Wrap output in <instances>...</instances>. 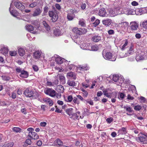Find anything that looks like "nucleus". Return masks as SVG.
<instances>
[{"instance_id":"nucleus-1","label":"nucleus","mask_w":147,"mask_h":147,"mask_svg":"<svg viewBox=\"0 0 147 147\" xmlns=\"http://www.w3.org/2000/svg\"><path fill=\"white\" fill-rule=\"evenodd\" d=\"M67 18L68 20L71 21L73 20L75 17L74 13H78L77 10L75 9H70L67 11Z\"/></svg>"},{"instance_id":"nucleus-2","label":"nucleus","mask_w":147,"mask_h":147,"mask_svg":"<svg viewBox=\"0 0 147 147\" xmlns=\"http://www.w3.org/2000/svg\"><path fill=\"white\" fill-rule=\"evenodd\" d=\"M49 16L51 18L52 22H56L58 19V15L55 11L53 10H49L48 12Z\"/></svg>"},{"instance_id":"nucleus-3","label":"nucleus","mask_w":147,"mask_h":147,"mask_svg":"<svg viewBox=\"0 0 147 147\" xmlns=\"http://www.w3.org/2000/svg\"><path fill=\"white\" fill-rule=\"evenodd\" d=\"M138 137V139L140 142L143 144H147V133L140 132L139 136Z\"/></svg>"},{"instance_id":"nucleus-4","label":"nucleus","mask_w":147,"mask_h":147,"mask_svg":"<svg viewBox=\"0 0 147 147\" xmlns=\"http://www.w3.org/2000/svg\"><path fill=\"white\" fill-rule=\"evenodd\" d=\"M102 55L104 58L106 59L112 60L113 54L111 52L106 49H104L102 51Z\"/></svg>"},{"instance_id":"nucleus-5","label":"nucleus","mask_w":147,"mask_h":147,"mask_svg":"<svg viewBox=\"0 0 147 147\" xmlns=\"http://www.w3.org/2000/svg\"><path fill=\"white\" fill-rule=\"evenodd\" d=\"M16 72L18 73H20L19 75V76L22 78H27L29 76L28 73V71L22 70V69L19 68L17 67L16 69Z\"/></svg>"},{"instance_id":"nucleus-6","label":"nucleus","mask_w":147,"mask_h":147,"mask_svg":"<svg viewBox=\"0 0 147 147\" xmlns=\"http://www.w3.org/2000/svg\"><path fill=\"white\" fill-rule=\"evenodd\" d=\"M72 31L74 33L78 35H81L85 34L87 32V29L84 28H80L75 27L73 28Z\"/></svg>"},{"instance_id":"nucleus-7","label":"nucleus","mask_w":147,"mask_h":147,"mask_svg":"<svg viewBox=\"0 0 147 147\" xmlns=\"http://www.w3.org/2000/svg\"><path fill=\"white\" fill-rule=\"evenodd\" d=\"M145 57L144 52L140 51L137 53L136 59L137 61H139L144 60Z\"/></svg>"},{"instance_id":"nucleus-8","label":"nucleus","mask_w":147,"mask_h":147,"mask_svg":"<svg viewBox=\"0 0 147 147\" xmlns=\"http://www.w3.org/2000/svg\"><path fill=\"white\" fill-rule=\"evenodd\" d=\"M45 93L46 94L52 97H54L55 96V91L51 88H47L45 90Z\"/></svg>"},{"instance_id":"nucleus-9","label":"nucleus","mask_w":147,"mask_h":147,"mask_svg":"<svg viewBox=\"0 0 147 147\" xmlns=\"http://www.w3.org/2000/svg\"><path fill=\"white\" fill-rule=\"evenodd\" d=\"M24 94L27 97H30L34 96L33 91L29 90L28 88H27L25 90Z\"/></svg>"},{"instance_id":"nucleus-10","label":"nucleus","mask_w":147,"mask_h":147,"mask_svg":"<svg viewBox=\"0 0 147 147\" xmlns=\"http://www.w3.org/2000/svg\"><path fill=\"white\" fill-rule=\"evenodd\" d=\"M28 137L30 139H32L34 140L37 139L39 138L37 134L36 133L33 131L29 132Z\"/></svg>"},{"instance_id":"nucleus-11","label":"nucleus","mask_w":147,"mask_h":147,"mask_svg":"<svg viewBox=\"0 0 147 147\" xmlns=\"http://www.w3.org/2000/svg\"><path fill=\"white\" fill-rule=\"evenodd\" d=\"M14 5L17 8L21 11L24 10L25 9L24 6L19 1L15 2Z\"/></svg>"},{"instance_id":"nucleus-12","label":"nucleus","mask_w":147,"mask_h":147,"mask_svg":"<svg viewBox=\"0 0 147 147\" xmlns=\"http://www.w3.org/2000/svg\"><path fill=\"white\" fill-rule=\"evenodd\" d=\"M98 15L102 17H107L108 16L106 10L104 8H102L99 9Z\"/></svg>"},{"instance_id":"nucleus-13","label":"nucleus","mask_w":147,"mask_h":147,"mask_svg":"<svg viewBox=\"0 0 147 147\" xmlns=\"http://www.w3.org/2000/svg\"><path fill=\"white\" fill-rule=\"evenodd\" d=\"M42 52L39 50L36 51L33 53V58L36 60H38L40 58Z\"/></svg>"},{"instance_id":"nucleus-14","label":"nucleus","mask_w":147,"mask_h":147,"mask_svg":"<svg viewBox=\"0 0 147 147\" xmlns=\"http://www.w3.org/2000/svg\"><path fill=\"white\" fill-rule=\"evenodd\" d=\"M42 12V10L40 8L36 9L32 14L33 16L35 17L40 15Z\"/></svg>"},{"instance_id":"nucleus-15","label":"nucleus","mask_w":147,"mask_h":147,"mask_svg":"<svg viewBox=\"0 0 147 147\" xmlns=\"http://www.w3.org/2000/svg\"><path fill=\"white\" fill-rule=\"evenodd\" d=\"M134 52V46L132 43L131 44L130 47L127 50V56H129L132 54Z\"/></svg>"},{"instance_id":"nucleus-16","label":"nucleus","mask_w":147,"mask_h":147,"mask_svg":"<svg viewBox=\"0 0 147 147\" xmlns=\"http://www.w3.org/2000/svg\"><path fill=\"white\" fill-rule=\"evenodd\" d=\"M130 28L132 30H137L138 27V24L135 22H131L130 23Z\"/></svg>"},{"instance_id":"nucleus-17","label":"nucleus","mask_w":147,"mask_h":147,"mask_svg":"<svg viewBox=\"0 0 147 147\" xmlns=\"http://www.w3.org/2000/svg\"><path fill=\"white\" fill-rule=\"evenodd\" d=\"M67 76L68 78H71L73 80H75L76 78V74L71 71H69L67 73Z\"/></svg>"},{"instance_id":"nucleus-18","label":"nucleus","mask_w":147,"mask_h":147,"mask_svg":"<svg viewBox=\"0 0 147 147\" xmlns=\"http://www.w3.org/2000/svg\"><path fill=\"white\" fill-rule=\"evenodd\" d=\"M55 90L58 92L63 93L64 91V88L63 86L58 85L55 88Z\"/></svg>"},{"instance_id":"nucleus-19","label":"nucleus","mask_w":147,"mask_h":147,"mask_svg":"<svg viewBox=\"0 0 147 147\" xmlns=\"http://www.w3.org/2000/svg\"><path fill=\"white\" fill-rule=\"evenodd\" d=\"M102 22L103 24L108 26L111 25L112 23L111 20L109 19L103 20Z\"/></svg>"},{"instance_id":"nucleus-20","label":"nucleus","mask_w":147,"mask_h":147,"mask_svg":"<svg viewBox=\"0 0 147 147\" xmlns=\"http://www.w3.org/2000/svg\"><path fill=\"white\" fill-rule=\"evenodd\" d=\"M103 92L105 96L108 98H111V94L108 92L107 89H104L103 90Z\"/></svg>"},{"instance_id":"nucleus-21","label":"nucleus","mask_w":147,"mask_h":147,"mask_svg":"<svg viewBox=\"0 0 147 147\" xmlns=\"http://www.w3.org/2000/svg\"><path fill=\"white\" fill-rule=\"evenodd\" d=\"M26 27L27 30L30 32H32L34 33V28L33 26L30 25H28L26 26Z\"/></svg>"},{"instance_id":"nucleus-22","label":"nucleus","mask_w":147,"mask_h":147,"mask_svg":"<svg viewBox=\"0 0 147 147\" xmlns=\"http://www.w3.org/2000/svg\"><path fill=\"white\" fill-rule=\"evenodd\" d=\"M118 132L120 134H125L127 133V128L125 127H122L119 130Z\"/></svg>"},{"instance_id":"nucleus-23","label":"nucleus","mask_w":147,"mask_h":147,"mask_svg":"<svg viewBox=\"0 0 147 147\" xmlns=\"http://www.w3.org/2000/svg\"><path fill=\"white\" fill-rule=\"evenodd\" d=\"M0 51L1 53L5 55L7 54L8 49L7 47H4L1 49Z\"/></svg>"},{"instance_id":"nucleus-24","label":"nucleus","mask_w":147,"mask_h":147,"mask_svg":"<svg viewBox=\"0 0 147 147\" xmlns=\"http://www.w3.org/2000/svg\"><path fill=\"white\" fill-rule=\"evenodd\" d=\"M121 27L125 29H127L129 25V23L127 22H123L120 24Z\"/></svg>"},{"instance_id":"nucleus-25","label":"nucleus","mask_w":147,"mask_h":147,"mask_svg":"<svg viewBox=\"0 0 147 147\" xmlns=\"http://www.w3.org/2000/svg\"><path fill=\"white\" fill-rule=\"evenodd\" d=\"M73 109L71 108L67 109L65 110L66 113L69 115V117H70L73 113Z\"/></svg>"},{"instance_id":"nucleus-26","label":"nucleus","mask_w":147,"mask_h":147,"mask_svg":"<svg viewBox=\"0 0 147 147\" xmlns=\"http://www.w3.org/2000/svg\"><path fill=\"white\" fill-rule=\"evenodd\" d=\"M43 100L47 103H48L50 106H51L53 105V101L50 98H46Z\"/></svg>"},{"instance_id":"nucleus-27","label":"nucleus","mask_w":147,"mask_h":147,"mask_svg":"<svg viewBox=\"0 0 147 147\" xmlns=\"http://www.w3.org/2000/svg\"><path fill=\"white\" fill-rule=\"evenodd\" d=\"M78 68L80 70H88V67L86 65H80L79 66Z\"/></svg>"},{"instance_id":"nucleus-28","label":"nucleus","mask_w":147,"mask_h":147,"mask_svg":"<svg viewBox=\"0 0 147 147\" xmlns=\"http://www.w3.org/2000/svg\"><path fill=\"white\" fill-rule=\"evenodd\" d=\"M92 40L94 42H98L101 40V37L98 36H93Z\"/></svg>"},{"instance_id":"nucleus-29","label":"nucleus","mask_w":147,"mask_h":147,"mask_svg":"<svg viewBox=\"0 0 147 147\" xmlns=\"http://www.w3.org/2000/svg\"><path fill=\"white\" fill-rule=\"evenodd\" d=\"M59 77L62 84H63L65 83V78L63 76L61 75H59Z\"/></svg>"},{"instance_id":"nucleus-30","label":"nucleus","mask_w":147,"mask_h":147,"mask_svg":"<svg viewBox=\"0 0 147 147\" xmlns=\"http://www.w3.org/2000/svg\"><path fill=\"white\" fill-rule=\"evenodd\" d=\"M55 61L58 64H61L63 63V60L62 58L60 57H58L56 58Z\"/></svg>"},{"instance_id":"nucleus-31","label":"nucleus","mask_w":147,"mask_h":147,"mask_svg":"<svg viewBox=\"0 0 147 147\" xmlns=\"http://www.w3.org/2000/svg\"><path fill=\"white\" fill-rule=\"evenodd\" d=\"M42 24L45 27V29L47 31H49L50 30V27L47 24L46 21H43L42 22Z\"/></svg>"},{"instance_id":"nucleus-32","label":"nucleus","mask_w":147,"mask_h":147,"mask_svg":"<svg viewBox=\"0 0 147 147\" xmlns=\"http://www.w3.org/2000/svg\"><path fill=\"white\" fill-rule=\"evenodd\" d=\"M67 84L69 86H76V84L74 80L68 81L67 82Z\"/></svg>"},{"instance_id":"nucleus-33","label":"nucleus","mask_w":147,"mask_h":147,"mask_svg":"<svg viewBox=\"0 0 147 147\" xmlns=\"http://www.w3.org/2000/svg\"><path fill=\"white\" fill-rule=\"evenodd\" d=\"M13 142H10L7 143H5L2 147H12L14 145Z\"/></svg>"},{"instance_id":"nucleus-34","label":"nucleus","mask_w":147,"mask_h":147,"mask_svg":"<svg viewBox=\"0 0 147 147\" xmlns=\"http://www.w3.org/2000/svg\"><path fill=\"white\" fill-rule=\"evenodd\" d=\"M124 41L125 42L124 44L122 46L121 48V49L123 51L124 50L125 48H127V46L128 43V41L127 39H125Z\"/></svg>"},{"instance_id":"nucleus-35","label":"nucleus","mask_w":147,"mask_h":147,"mask_svg":"<svg viewBox=\"0 0 147 147\" xmlns=\"http://www.w3.org/2000/svg\"><path fill=\"white\" fill-rule=\"evenodd\" d=\"M18 53L19 55L20 56H24L25 53L24 49L22 48H20L18 49Z\"/></svg>"},{"instance_id":"nucleus-36","label":"nucleus","mask_w":147,"mask_h":147,"mask_svg":"<svg viewBox=\"0 0 147 147\" xmlns=\"http://www.w3.org/2000/svg\"><path fill=\"white\" fill-rule=\"evenodd\" d=\"M79 117V115L77 113H73L72 115L70 117V118L75 120L78 119Z\"/></svg>"},{"instance_id":"nucleus-37","label":"nucleus","mask_w":147,"mask_h":147,"mask_svg":"<svg viewBox=\"0 0 147 147\" xmlns=\"http://www.w3.org/2000/svg\"><path fill=\"white\" fill-rule=\"evenodd\" d=\"M49 9V7L48 4H46L43 8V13H47Z\"/></svg>"},{"instance_id":"nucleus-38","label":"nucleus","mask_w":147,"mask_h":147,"mask_svg":"<svg viewBox=\"0 0 147 147\" xmlns=\"http://www.w3.org/2000/svg\"><path fill=\"white\" fill-rule=\"evenodd\" d=\"M79 24L82 26H85V21L83 19H80L79 22Z\"/></svg>"},{"instance_id":"nucleus-39","label":"nucleus","mask_w":147,"mask_h":147,"mask_svg":"<svg viewBox=\"0 0 147 147\" xmlns=\"http://www.w3.org/2000/svg\"><path fill=\"white\" fill-rule=\"evenodd\" d=\"M142 25L144 29L147 30V20L143 21L142 23Z\"/></svg>"},{"instance_id":"nucleus-40","label":"nucleus","mask_w":147,"mask_h":147,"mask_svg":"<svg viewBox=\"0 0 147 147\" xmlns=\"http://www.w3.org/2000/svg\"><path fill=\"white\" fill-rule=\"evenodd\" d=\"M119 79V77L117 75H114L113 76L112 80L115 82H117Z\"/></svg>"},{"instance_id":"nucleus-41","label":"nucleus","mask_w":147,"mask_h":147,"mask_svg":"<svg viewBox=\"0 0 147 147\" xmlns=\"http://www.w3.org/2000/svg\"><path fill=\"white\" fill-rule=\"evenodd\" d=\"M9 10L11 14L14 17H16L17 15V12L15 10H13L11 11L10 8H9Z\"/></svg>"},{"instance_id":"nucleus-42","label":"nucleus","mask_w":147,"mask_h":147,"mask_svg":"<svg viewBox=\"0 0 147 147\" xmlns=\"http://www.w3.org/2000/svg\"><path fill=\"white\" fill-rule=\"evenodd\" d=\"M38 5L37 2L35 1L30 4L29 5V7L33 8L36 7Z\"/></svg>"},{"instance_id":"nucleus-43","label":"nucleus","mask_w":147,"mask_h":147,"mask_svg":"<svg viewBox=\"0 0 147 147\" xmlns=\"http://www.w3.org/2000/svg\"><path fill=\"white\" fill-rule=\"evenodd\" d=\"M123 108L126 109V110L129 113H131L132 111V110L131 108L130 107L127 106H124Z\"/></svg>"},{"instance_id":"nucleus-44","label":"nucleus","mask_w":147,"mask_h":147,"mask_svg":"<svg viewBox=\"0 0 147 147\" xmlns=\"http://www.w3.org/2000/svg\"><path fill=\"white\" fill-rule=\"evenodd\" d=\"M78 98L76 97H74L73 98L72 100V103L73 104H79L80 103L79 101L78 100Z\"/></svg>"},{"instance_id":"nucleus-45","label":"nucleus","mask_w":147,"mask_h":147,"mask_svg":"<svg viewBox=\"0 0 147 147\" xmlns=\"http://www.w3.org/2000/svg\"><path fill=\"white\" fill-rule=\"evenodd\" d=\"M91 50L92 51H96L98 49V47L96 45H92L91 46Z\"/></svg>"},{"instance_id":"nucleus-46","label":"nucleus","mask_w":147,"mask_h":147,"mask_svg":"<svg viewBox=\"0 0 147 147\" xmlns=\"http://www.w3.org/2000/svg\"><path fill=\"white\" fill-rule=\"evenodd\" d=\"M61 34V32L59 30H56L54 32V34L56 36H59Z\"/></svg>"},{"instance_id":"nucleus-47","label":"nucleus","mask_w":147,"mask_h":147,"mask_svg":"<svg viewBox=\"0 0 147 147\" xmlns=\"http://www.w3.org/2000/svg\"><path fill=\"white\" fill-rule=\"evenodd\" d=\"M100 21L98 19L96 20L95 22L93 23V26L94 27L97 26L100 23Z\"/></svg>"},{"instance_id":"nucleus-48","label":"nucleus","mask_w":147,"mask_h":147,"mask_svg":"<svg viewBox=\"0 0 147 147\" xmlns=\"http://www.w3.org/2000/svg\"><path fill=\"white\" fill-rule=\"evenodd\" d=\"M12 130L14 132H18L21 131V129L19 127H14L13 128Z\"/></svg>"},{"instance_id":"nucleus-49","label":"nucleus","mask_w":147,"mask_h":147,"mask_svg":"<svg viewBox=\"0 0 147 147\" xmlns=\"http://www.w3.org/2000/svg\"><path fill=\"white\" fill-rule=\"evenodd\" d=\"M17 54L16 51H9V54L11 56H15Z\"/></svg>"},{"instance_id":"nucleus-50","label":"nucleus","mask_w":147,"mask_h":147,"mask_svg":"<svg viewBox=\"0 0 147 147\" xmlns=\"http://www.w3.org/2000/svg\"><path fill=\"white\" fill-rule=\"evenodd\" d=\"M142 107L140 105H136L134 107V109L136 111H139L142 109Z\"/></svg>"},{"instance_id":"nucleus-51","label":"nucleus","mask_w":147,"mask_h":147,"mask_svg":"<svg viewBox=\"0 0 147 147\" xmlns=\"http://www.w3.org/2000/svg\"><path fill=\"white\" fill-rule=\"evenodd\" d=\"M67 100L68 102H71L73 100V98L72 95H69L67 97Z\"/></svg>"},{"instance_id":"nucleus-52","label":"nucleus","mask_w":147,"mask_h":147,"mask_svg":"<svg viewBox=\"0 0 147 147\" xmlns=\"http://www.w3.org/2000/svg\"><path fill=\"white\" fill-rule=\"evenodd\" d=\"M78 98L80 99L81 101H82L83 102H84L86 101L85 100H84L83 97L80 95H78L77 96Z\"/></svg>"},{"instance_id":"nucleus-53","label":"nucleus","mask_w":147,"mask_h":147,"mask_svg":"<svg viewBox=\"0 0 147 147\" xmlns=\"http://www.w3.org/2000/svg\"><path fill=\"white\" fill-rule=\"evenodd\" d=\"M25 142L26 144H27V146L28 145H30L32 143V141L30 139H27L26 140Z\"/></svg>"},{"instance_id":"nucleus-54","label":"nucleus","mask_w":147,"mask_h":147,"mask_svg":"<svg viewBox=\"0 0 147 147\" xmlns=\"http://www.w3.org/2000/svg\"><path fill=\"white\" fill-rule=\"evenodd\" d=\"M106 121L108 123H110L113 121V118L112 117H109L107 119Z\"/></svg>"},{"instance_id":"nucleus-55","label":"nucleus","mask_w":147,"mask_h":147,"mask_svg":"<svg viewBox=\"0 0 147 147\" xmlns=\"http://www.w3.org/2000/svg\"><path fill=\"white\" fill-rule=\"evenodd\" d=\"M82 86L84 88H87L89 87V85L88 84L86 83L85 82L82 83Z\"/></svg>"},{"instance_id":"nucleus-56","label":"nucleus","mask_w":147,"mask_h":147,"mask_svg":"<svg viewBox=\"0 0 147 147\" xmlns=\"http://www.w3.org/2000/svg\"><path fill=\"white\" fill-rule=\"evenodd\" d=\"M21 111L22 113H23L24 114H26L27 113L26 109L24 107H22V108L21 110Z\"/></svg>"},{"instance_id":"nucleus-57","label":"nucleus","mask_w":147,"mask_h":147,"mask_svg":"<svg viewBox=\"0 0 147 147\" xmlns=\"http://www.w3.org/2000/svg\"><path fill=\"white\" fill-rule=\"evenodd\" d=\"M53 86L55 85H56L59 83V80L55 78V79L53 80Z\"/></svg>"},{"instance_id":"nucleus-58","label":"nucleus","mask_w":147,"mask_h":147,"mask_svg":"<svg viewBox=\"0 0 147 147\" xmlns=\"http://www.w3.org/2000/svg\"><path fill=\"white\" fill-rule=\"evenodd\" d=\"M55 7L56 9L58 10L59 11L61 9V6L58 3H56L55 5Z\"/></svg>"},{"instance_id":"nucleus-59","label":"nucleus","mask_w":147,"mask_h":147,"mask_svg":"<svg viewBox=\"0 0 147 147\" xmlns=\"http://www.w3.org/2000/svg\"><path fill=\"white\" fill-rule=\"evenodd\" d=\"M56 142L57 144L59 145H61L63 143L59 139H57L56 140Z\"/></svg>"},{"instance_id":"nucleus-60","label":"nucleus","mask_w":147,"mask_h":147,"mask_svg":"<svg viewBox=\"0 0 147 147\" xmlns=\"http://www.w3.org/2000/svg\"><path fill=\"white\" fill-rule=\"evenodd\" d=\"M47 85L49 86H53V82L47 81L46 83Z\"/></svg>"},{"instance_id":"nucleus-61","label":"nucleus","mask_w":147,"mask_h":147,"mask_svg":"<svg viewBox=\"0 0 147 147\" xmlns=\"http://www.w3.org/2000/svg\"><path fill=\"white\" fill-rule=\"evenodd\" d=\"M129 89L132 90V92H134L136 90V87L134 85L131 86V87L129 88Z\"/></svg>"},{"instance_id":"nucleus-62","label":"nucleus","mask_w":147,"mask_h":147,"mask_svg":"<svg viewBox=\"0 0 147 147\" xmlns=\"http://www.w3.org/2000/svg\"><path fill=\"white\" fill-rule=\"evenodd\" d=\"M55 96H56V97L57 98H60L61 96V93H60V92H58V93H57L55 92Z\"/></svg>"},{"instance_id":"nucleus-63","label":"nucleus","mask_w":147,"mask_h":147,"mask_svg":"<svg viewBox=\"0 0 147 147\" xmlns=\"http://www.w3.org/2000/svg\"><path fill=\"white\" fill-rule=\"evenodd\" d=\"M33 69L36 71H37L38 70V68L37 66L36 65H33L32 66Z\"/></svg>"},{"instance_id":"nucleus-64","label":"nucleus","mask_w":147,"mask_h":147,"mask_svg":"<svg viewBox=\"0 0 147 147\" xmlns=\"http://www.w3.org/2000/svg\"><path fill=\"white\" fill-rule=\"evenodd\" d=\"M125 95L122 93H121L119 94V97L121 100H123L125 97Z\"/></svg>"}]
</instances>
